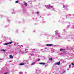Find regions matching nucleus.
Here are the masks:
<instances>
[{
  "mask_svg": "<svg viewBox=\"0 0 74 74\" xmlns=\"http://www.w3.org/2000/svg\"><path fill=\"white\" fill-rule=\"evenodd\" d=\"M53 46V45L52 44H47L46 46H48L49 47H51V46Z\"/></svg>",
  "mask_w": 74,
  "mask_h": 74,
  "instance_id": "f257e3e1",
  "label": "nucleus"
},
{
  "mask_svg": "<svg viewBox=\"0 0 74 74\" xmlns=\"http://www.w3.org/2000/svg\"><path fill=\"white\" fill-rule=\"evenodd\" d=\"M60 50L61 51H62V52H64V49H60Z\"/></svg>",
  "mask_w": 74,
  "mask_h": 74,
  "instance_id": "f03ea898",
  "label": "nucleus"
},
{
  "mask_svg": "<svg viewBox=\"0 0 74 74\" xmlns=\"http://www.w3.org/2000/svg\"><path fill=\"white\" fill-rule=\"evenodd\" d=\"M24 4L26 7L27 6V3H26V2L25 1H24Z\"/></svg>",
  "mask_w": 74,
  "mask_h": 74,
  "instance_id": "7ed1b4c3",
  "label": "nucleus"
},
{
  "mask_svg": "<svg viewBox=\"0 0 74 74\" xmlns=\"http://www.w3.org/2000/svg\"><path fill=\"white\" fill-rule=\"evenodd\" d=\"M60 61H59L57 63H56V65H59L60 64Z\"/></svg>",
  "mask_w": 74,
  "mask_h": 74,
  "instance_id": "20e7f679",
  "label": "nucleus"
},
{
  "mask_svg": "<svg viewBox=\"0 0 74 74\" xmlns=\"http://www.w3.org/2000/svg\"><path fill=\"white\" fill-rule=\"evenodd\" d=\"M39 64H42L43 65H45V63H43V62H41V63H40Z\"/></svg>",
  "mask_w": 74,
  "mask_h": 74,
  "instance_id": "39448f33",
  "label": "nucleus"
},
{
  "mask_svg": "<svg viewBox=\"0 0 74 74\" xmlns=\"http://www.w3.org/2000/svg\"><path fill=\"white\" fill-rule=\"evenodd\" d=\"M9 57L10 58H11V59H13V56L11 55H9Z\"/></svg>",
  "mask_w": 74,
  "mask_h": 74,
  "instance_id": "423d86ee",
  "label": "nucleus"
},
{
  "mask_svg": "<svg viewBox=\"0 0 74 74\" xmlns=\"http://www.w3.org/2000/svg\"><path fill=\"white\" fill-rule=\"evenodd\" d=\"M24 64H25L24 63H20L19 64V65H20V66H22L23 65H24Z\"/></svg>",
  "mask_w": 74,
  "mask_h": 74,
  "instance_id": "0eeeda50",
  "label": "nucleus"
},
{
  "mask_svg": "<svg viewBox=\"0 0 74 74\" xmlns=\"http://www.w3.org/2000/svg\"><path fill=\"white\" fill-rule=\"evenodd\" d=\"M1 51H2V52H5V50H4V49H2L1 50Z\"/></svg>",
  "mask_w": 74,
  "mask_h": 74,
  "instance_id": "6e6552de",
  "label": "nucleus"
},
{
  "mask_svg": "<svg viewBox=\"0 0 74 74\" xmlns=\"http://www.w3.org/2000/svg\"><path fill=\"white\" fill-rule=\"evenodd\" d=\"M51 8H52V7H51V5H49L48 9Z\"/></svg>",
  "mask_w": 74,
  "mask_h": 74,
  "instance_id": "1a4fd4ad",
  "label": "nucleus"
},
{
  "mask_svg": "<svg viewBox=\"0 0 74 74\" xmlns=\"http://www.w3.org/2000/svg\"><path fill=\"white\" fill-rule=\"evenodd\" d=\"M58 33H59V31H55L56 34H58Z\"/></svg>",
  "mask_w": 74,
  "mask_h": 74,
  "instance_id": "9d476101",
  "label": "nucleus"
},
{
  "mask_svg": "<svg viewBox=\"0 0 74 74\" xmlns=\"http://www.w3.org/2000/svg\"><path fill=\"white\" fill-rule=\"evenodd\" d=\"M12 42H9L8 43V44H12Z\"/></svg>",
  "mask_w": 74,
  "mask_h": 74,
  "instance_id": "9b49d317",
  "label": "nucleus"
},
{
  "mask_svg": "<svg viewBox=\"0 0 74 74\" xmlns=\"http://www.w3.org/2000/svg\"><path fill=\"white\" fill-rule=\"evenodd\" d=\"M34 64H35V63L34 62V63H32L31 64V66H32V65H34Z\"/></svg>",
  "mask_w": 74,
  "mask_h": 74,
  "instance_id": "f8f14e48",
  "label": "nucleus"
},
{
  "mask_svg": "<svg viewBox=\"0 0 74 74\" xmlns=\"http://www.w3.org/2000/svg\"><path fill=\"white\" fill-rule=\"evenodd\" d=\"M71 64V65H72V66H73L72 67V68H73V67H74V64L73 63H72Z\"/></svg>",
  "mask_w": 74,
  "mask_h": 74,
  "instance_id": "ddd939ff",
  "label": "nucleus"
},
{
  "mask_svg": "<svg viewBox=\"0 0 74 74\" xmlns=\"http://www.w3.org/2000/svg\"><path fill=\"white\" fill-rule=\"evenodd\" d=\"M49 5H46L45 7L47 8H48V6Z\"/></svg>",
  "mask_w": 74,
  "mask_h": 74,
  "instance_id": "4468645a",
  "label": "nucleus"
},
{
  "mask_svg": "<svg viewBox=\"0 0 74 74\" xmlns=\"http://www.w3.org/2000/svg\"><path fill=\"white\" fill-rule=\"evenodd\" d=\"M16 3H19V1H16V2H15Z\"/></svg>",
  "mask_w": 74,
  "mask_h": 74,
  "instance_id": "2eb2a0df",
  "label": "nucleus"
},
{
  "mask_svg": "<svg viewBox=\"0 0 74 74\" xmlns=\"http://www.w3.org/2000/svg\"><path fill=\"white\" fill-rule=\"evenodd\" d=\"M8 45V43H7L4 44V45Z\"/></svg>",
  "mask_w": 74,
  "mask_h": 74,
  "instance_id": "dca6fc26",
  "label": "nucleus"
},
{
  "mask_svg": "<svg viewBox=\"0 0 74 74\" xmlns=\"http://www.w3.org/2000/svg\"><path fill=\"white\" fill-rule=\"evenodd\" d=\"M49 60H52V58H50L49 59Z\"/></svg>",
  "mask_w": 74,
  "mask_h": 74,
  "instance_id": "f3484780",
  "label": "nucleus"
},
{
  "mask_svg": "<svg viewBox=\"0 0 74 74\" xmlns=\"http://www.w3.org/2000/svg\"><path fill=\"white\" fill-rule=\"evenodd\" d=\"M71 64L70 65H69V68H70V67H71Z\"/></svg>",
  "mask_w": 74,
  "mask_h": 74,
  "instance_id": "a211bd4d",
  "label": "nucleus"
},
{
  "mask_svg": "<svg viewBox=\"0 0 74 74\" xmlns=\"http://www.w3.org/2000/svg\"><path fill=\"white\" fill-rule=\"evenodd\" d=\"M4 74H8V72H6Z\"/></svg>",
  "mask_w": 74,
  "mask_h": 74,
  "instance_id": "6ab92c4d",
  "label": "nucleus"
},
{
  "mask_svg": "<svg viewBox=\"0 0 74 74\" xmlns=\"http://www.w3.org/2000/svg\"><path fill=\"white\" fill-rule=\"evenodd\" d=\"M28 50L27 49H25V51H26V52H27V51Z\"/></svg>",
  "mask_w": 74,
  "mask_h": 74,
  "instance_id": "aec40b11",
  "label": "nucleus"
},
{
  "mask_svg": "<svg viewBox=\"0 0 74 74\" xmlns=\"http://www.w3.org/2000/svg\"><path fill=\"white\" fill-rule=\"evenodd\" d=\"M19 74H22V72H20Z\"/></svg>",
  "mask_w": 74,
  "mask_h": 74,
  "instance_id": "412c9836",
  "label": "nucleus"
},
{
  "mask_svg": "<svg viewBox=\"0 0 74 74\" xmlns=\"http://www.w3.org/2000/svg\"><path fill=\"white\" fill-rule=\"evenodd\" d=\"M37 14H39V12H37Z\"/></svg>",
  "mask_w": 74,
  "mask_h": 74,
  "instance_id": "4be33fe9",
  "label": "nucleus"
},
{
  "mask_svg": "<svg viewBox=\"0 0 74 74\" xmlns=\"http://www.w3.org/2000/svg\"><path fill=\"white\" fill-rule=\"evenodd\" d=\"M65 72H66V71H64L62 73H64Z\"/></svg>",
  "mask_w": 74,
  "mask_h": 74,
  "instance_id": "5701e85b",
  "label": "nucleus"
},
{
  "mask_svg": "<svg viewBox=\"0 0 74 74\" xmlns=\"http://www.w3.org/2000/svg\"><path fill=\"white\" fill-rule=\"evenodd\" d=\"M40 60V59H38V61H39Z\"/></svg>",
  "mask_w": 74,
  "mask_h": 74,
  "instance_id": "b1692460",
  "label": "nucleus"
},
{
  "mask_svg": "<svg viewBox=\"0 0 74 74\" xmlns=\"http://www.w3.org/2000/svg\"><path fill=\"white\" fill-rule=\"evenodd\" d=\"M63 8H64V7H65V6H64V5H63Z\"/></svg>",
  "mask_w": 74,
  "mask_h": 74,
  "instance_id": "393cba45",
  "label": "nucleus"
},
{
  "mask_svg": "<svg viewBox=\"0 0 74 74\" xmlns=\"http://www.w3.org/2000/svg\"><path fill=\"white\" fill-rule=\"evenodd\" d=\"M67 70H69V68H68Z\"/></svg>",
  "mask_w": 74,
  "mask_h": 74,
  "instance_id": "a878e982",
  "label": "nucleus"
},
{
  "mask_svg": "<svg viewBox=\"0 0 74 74\" xmlns=\"http://www.w3.org/2000/svg\"><path fill=\"white\" fill-rule=\"evenodd\" d=\"M59 38H60V36H59Z\"/></svg>",
  "mask_w": 74,
  "mask_h": 74,
  "instance_id": "bb28decb",
  "label": "nucleus"
},
{
  "mask_svg": "<svg viewBox=\"0 0 74 74\" xmlns=\"http://www.w3.org/2000/svg\"><path fill=\"white\" fill-rule=\"evenodd\" d=\"M22 45H21V46H22Z\"/></svg>",
  "mask_w": 74,
  "mask_h": 74,
  "instance_id": "cd10ccee",
  "label": "nucleus"
},
{
  "mask_svg": "<svg viewBox=\"0 0 74 74\" xmlns=\"http://www.w3.org/2000/svg\"><path fill=\"white\" fill-rule=\"evenodd\" d=\"M73 41H74V40H73Z\"/></svg>",
  "mask_w": 74,
  "mask_h": 74,
  "instance_id": "c85d7f7f",
  "label": "nucleus"
}]
</instances>
